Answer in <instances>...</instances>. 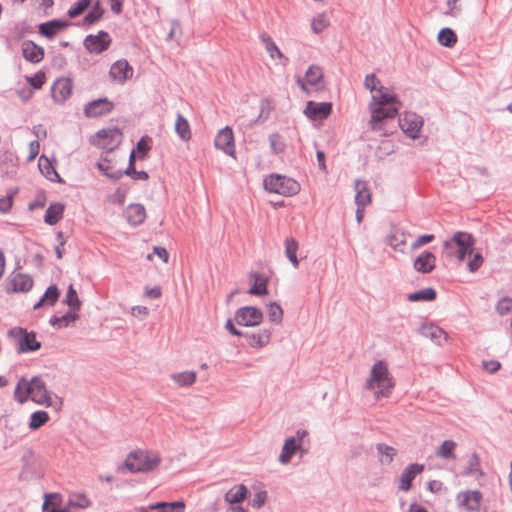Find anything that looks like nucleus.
<instances>
[{
	"label": "nucleus",
	"mask_w": 512,
	"mask_h": 512,
	"mask_svg": "<svg viewBox=\"0 0 512 512\" xmlns=\"http://www.w3.org/2000/svg\"><path fill=\"white\" fill-rule=\"evenodd\" d=\"M364 86L372 95L369 104L371 113L369 124L372 130L377 131L381 129L384 120L396 117L399 101L396 95L389 88L384 87L374 74L365 77Z\"/></svg>",
	"instance_id": "obj_1"
},
{
	"label": "nucleus",
	"mask_w": 512,
	"mask_h": 512,
	"mask_svg": "<svg viewBox=\"0 0 512 512\" xmlns=\"http://www.w3.org/2000/svg\"><path fill=\"white\" fill-rule=\"evenodd\" d=\"M14 396L19 403H25L30 399L36 404L46 407L53 405L44 382L38 377H34L30 381L21 379L16 385Z\"/></svg>",
	"instance_id": "obj_2"
},
{
	"label": "nucleus",
	"mask_w": 512,
	"mask_h": 512,
	"mask_svg": "<svg viewBox=\"0 0 512 512\" xmlns=\"http://www.w3.org/2000/svg\"><path fill=\"white\" fill-rule=\"evenodd\" d=\"M395 386V381L384 361H377L371 368L366 388L372 390L376 399L388 397Z\"/></svg>",
	"instance_id": "obj_3"
},
{
	"label": "nucleus",
	"mask_w": 512,
	"mask_h": 512,
	"mask_svg": "<svg viewBox=\"0 0 512 512\" xmlns=\"http://www.w3.org/2000/svg\"><path fill=\"white\" fill-rule=\"evenodd\" d=\"M161 458L158 453L148 450H136L125 459V467L132 473L151 471L159 466Z\"/></svg>",
	"instance_id": "obj_4"
},
{
	"label": "nucleus",
	"mask_w": 512,
	"mask_h": 512,
	"mask_svg": "<svg viewBox=\"0 0 512 512\" xmlns=\"http://www.w3.org/2000/svg\"><path fill=\"white\" fill-rule=\"evenodd\" d=\"M264 187L269 192L285 196H293L300 191V184L297 181L278 174L266 177Z\"/></svg>",
	"instance_id": "obj_5"
},
{
	"label": "nucleus",
	"mask_w": 512,
	"mask_h": 512,
	"mask_svg": "<svg viewBox=\"0 0 512 512\" xmlns=\"http://www.w3.org/2000/svg\"><path fill=\"white\" fill-rule=\"evenodd\" d=\"M8 336L14 341L20 353L36 351L41 347L34 332H27L21 327H14L8 331Z\"/></svg>",
	"instance_id": "obj_6"
},
{
	"label": "nucleus",
	"mask_w": 512,
	"mask_h": 512,
	"mask_svg": "<svg viewBox=\"0 0 512 512\" xmlns=\"http://www.w3.org/2000/svg\"><path fill=\"white\" fill-rule=\"evenodd\" d=\"M323 72L319 66L312 65L308 68L305 74V79L297 77L296 82L298 86L307 94L311 91H319L323 88Z\"/></svg>",
	"instance_id": "obj_7"
},
{
	"label": "nucleus",
	"mask_w": 512,
	"mask_h": 512,
	"mask_svg": "<svg viewBox=\"0 0 512 512\" xmlns=\"http://www.w3.org/2000/svg\"><path fill=\"white\" fill-rule=\"evenodd\" d=\"M475 240L470 233L459 231L456 232L451 240L444 242L445 248H450L452 244L457 246V258L459 261H463L467 254H471L473 251Z\"/></svg>",
	"instance_id": "obj_8"
},
{
	"label": "nucleus",
	"mask_w": 512,
	"mask_h": 512,
	"mask_svg": "<svg viewBox=\"0 0 512 512\" xmlns=\"http://www.w3.org/2000/svg\"><path fill=\"white\" fill-rule=\"evenodd\" d=\"M122 140V132L118 128H107L98 131L93 137V143L98 147L111 151L116 148Z\"/></svg>",
	"instance_id": "obj_9"
},
{
	"label": "nucleus",
	"mask_w": 512,
	"mask_h": 512,
	"mask_svg": "<svg viewBox=\"0 0 512 512\" xmlns=\"http://www.w3.org/2000/svg\"><path fill=\"white\" fill-rule=\"evenodd\" d=\"M263 312L254 306H244L239 308L234 315V320L238 325L244 327H255L262 323Z\"/></svg>",
	"instance_id": "obj_10"
},
{
	"label": "nucleus",
	"mask_w": 512,
	"mask_h": 512,
	"mask_svg": "<svg viewBox=\"0 0 512 512\" xmlns=\"http://www.w3.org/2000/svg\"><path fill=\"white\" fill-rule=\"evenodd\" d=\"M32 286V278L20 272H12L4 283V289L7 293H25L28 292Z\"/></svg>",
	"instance_id": "obj_11"
},
{
	"label": "nucleus",
	"mask_w": 512,
	"mask_h": 512,
	"mask_svg": "<svg viewBox=\"0 0 512 512\" xmlns=\"http://www.w3.org/2000/svg\"><path fill=\"white\" fill-rule=\"evenodd\" d=\"M111 41L107 32L99 31L96 35H88L84 40V46L90 53L99 54L108 49Z\"/></svg>",
	"instance_id": "obj_12"
},
{
	"label": "nucleus",
	"mask_w": 512,
	"mask_h": 512,
	"mask_svg": "<svg viewBox=\"0 0 512 512\" xmlns=\"http://www.w3.org/2000/svg\"><path fill=\"white\" fill-rule=\"evenodd\" d=\"M214 145L218 150L235 158L234 134L230 127H225L217 133Z\"/></svg>",
	"instance_id": "obj_13"
},
{
	"label": "nucleus",
	"mask_w": 512,
	"mask_h": 512,
	"mask_svg": "<svg viewBox=\"0 0 512 512\" xmlns=\"http://www.w3.org/2000/svg\"><path fill=\"white\" fill-rule=\"evenodd\" d=\"M134 70L125 59L114 62L109 70V77L112 81L124 84L128 79L132 78Z\"/></svg>",
	"instance_id": "obj_14"
},
{
	"label": "nucleus",
	"mask_w": 512,
	"mask_h": 512,
	"mask_svg": "<svg viewBox=\"0 0 512 512\" xmlns=\"http://www.w3.org/2000/svg\"><path fill=\"white\" fill-rule=\"evenodd\" d=\"M113 108V102L107 98H100L86 104L84 113L89 118H95L109 114Z\"/></svg>",
	"instance_id": "obj_15"
},
{
	"label": "nucleus",
	"mask_w": 512,
	"mask_h": 512,
	"mask_svg": "<svg viewBox=\"0 0 512 512\" xmlns=\"http://www.w3.org/2000/svg\"><path fill=\"white\" fill-rule=\"evenodd\" d=\"M73 83L69 78H59L52 86V98L55 102L62 104L72 94Z\"/></svg>",
	"instance_id": "obj_16"
},
{
	"label": "nucleus",
	"mask_w": 512,
	"mask_h": 512,
	"mask_svg": "<svg viewBox=\"0 0 512 512\" xmlns=\"http://www.w3.org/2000/svg\"><path fill=\"white\" fill-rule=\"evenodd\" d=\"M332 111V105L329 102L316 103L309 101L304 109V114L312 120H322L327 118Z\"/></svg>",
	"instance_id": "obj_17"
},
{
	"label": "nucleus",
	"mask_w": 512,
	"mask_h": 512,
	"mask_svg": "<svg viewBox=\"0 0 512 512\" xmlns=\"http://www.w3.org/2000/svg\"><path fill=\"white\" fill-rule=\"evenodd\" d=\"M424 470V466L422 464L413 463L407 466L399 479V490L408 492L412 487V482L418 476L421 474Z\"/></svg>",
	"instance_id": "obj_18"
},
{
	"label": "nucleus",
	"mask_w": 512,
	"mask_h": 512,
	"mask_svg": "<svg viewBox=\"0 0 512 512\" xmlns=\"http://www.w3.org/2000/svg\"><path fill=\"white\" fill-rule=\"evenodd\" d=\"M399 125L405 134L415 138L422 126V120L415 113L407 112L400 118Z\"/></svg>",
	"instance_id": "obj_19"
},
{
	"label": "nucleus",
	"mask_w": 512,
	"mask_h": 512,
	"mask_svg": "<svg viewBox=\"0 0 512 512\" xmlns=\"http://www.w3.org/2000/svg\"><path fill=\"white\" fill-rule=\"evenodd\" d=\"M457 501L467 511H478L482 501L479 491H464L458 494Z\"/></svg>",
	"instance_id": "obj_20"
},
{
	"label": "nucleus",
	"mask_w": 512,
	"mask_h": 512,
	"mask_svg": "<svg viewBox=\"0 0 512 512\" xmlns=\"http://www.w3.org/2000/svg\"><path fill=\"white\" fill-rule=\"evenodd\" d=\"M63 498L59 493H48L44 495L42 506L43 512H70L69 507L62 506Z\"/></svg>",
	"instance_id": "obj_21"
},
{
	"label": "nucleus",
	"mask_w": 512,
	"mask_h": 512,
	"mask_svg": "<svg viewBox=\"0 0 512 512\" xmlns=\"http://www.w3.org/2000/svg\"><path fill=\"white\" fill-rule=\"evenodd\" d=\"M21 50L23 57L31 63H39L44 57L43 48L32 41H24Z\"/></svg>",
	"instance_id": "obj_22"
},
{
	"label": "nucleus",
	"mask_w": 512,
	"mask_h": 512,
	"mask_svg": "<svg viewBox=\"0 0 512 512\" xmlns=\"http://www.w3.org/2000/svg\"><path fill=\"white\" fill-rule=\"evenodd\" d=\"M420 332L422 336L429 338L437 345H443L448 340L447 333L442 328L432 324L423 325Z\"/></svg>",
	"instance_id": "obj_23"
},
{
	"label": "nucleus",
	"mask_w": 512,
	"mask_h": 512,
	"mask_svg": "<svg viewBox=\"0 0 512 512\" xmlns=\"http://www.w3.org/2000/svg\"><path fill=\"white\" fill-rule=\"evenodd\" d=\"M436 266V257L431 252L421 253L414 261V268L421 273H430Z\"/></svg>",
	"instance_id": "obj_24"
},
{
	"label": "nucleus",
	"mask_w": 512,
	"mask_h": 512,
	"mask_svg": "<svg viewBox=\"0 0 512 512\" xmlns=\"http://www.w3.org/2000/svg\"><path fill=\"white\" fill-rule=\"evenodd\" d=\"M248 344L254 348H262L267 346L271 340V332L268 329H261L257 332L244 334Z\"/></svg>",
	"instance_id": "obj_25"
},
{
	"label": "nucleus",
	"mask_w": 512,
	"mask_h": 512,
	"mask_svg": "<svg viewBox=\"0 0 512 512\" xmlns=\"http://www.w3.org/2000/svg\"><path fill=\"white\" fill-rule=\"evenodd\" d=\"M126 218L134 226L142 224L146 219V210L141 204H131L126 209Z\"/></svg>",
	"instance_id": "obj_26"
},
{
	"label": "nucleus",
	"mask_w": 512,
	"mask_h": 512,
	"mask_svg": "<svg viewBox=\"0 0 512 512\" xmlns=\"http://www.w3.org/2000/svg\"><path fill=\"white\" fill-rule=\"evenodd\" d=\"M355 202L357 207H366L371 203V192L367 183L361 180L355 182Z\"/></svg>",
	"instance_id": "obj_27"
},
{
	"label": "nucleus",
	"mask_w": 512,
	"mask_h": 512,
	"mask_svg": "<svg viewBox=\"0 0 512 512\" xmlns=\"http://www.w3.org/2000/svg\"><path fill=\"white\" fill-rule=\"evenodd\" d=\"M67 27V23L59 20H52L42 23L39 26V33L47 38L54 37L57 33Z\"/></svg>",
	"instance_id": "obj_28"
},
{
	"label": "nucleus",
	"mask_w": 512,
	"mask_h": 512,
	"mask_svg": "<svg viewBox=\"0 0 512 512\" xmlns=\"http://www.w3.org/2000/svg\"><path fill=\"white\" fill-rule=\"evenodd\" d=\"M300 448V444L297 443L295 437L287 438L284 442L281 454L279 456V461L282 464H287L291 457L296 453V451Z\"/></svg>",
	"instance_id": "obj_29"
},
{
	"label": "nucleus",
	"mask_w": 512,
	"mask_h": 512,
	"mask_svg": "<svg viewBox=\"0 0 512 512\" xmlns=\"http://www.w3.org/2000/svg\"><path fill=\"white\" fill-rule=\"evenodd\" d=\"M247 496V488L243 484L233 486L226 494L225 501L229 504L241 503Z\"/></svg>",
	"instance_id": "obj_30"
},
{
	"label": "nucleus",
	"mask_w": 512,
	"mask_h": 512,
	"mask_svg": "<svg viewBox=\"0 0 512 512\" xmlns=\"http://www.w3.org/2000/svg\"><path fill=\"white\" fill-rule=\"evenodd\" d=\"M254 283L249 289L248 293L255 296H264L268 294V278L262 274H255L253 276Z\"/></svg>",
	"instance_id": "obj_31"
},
{
	"label": "nucleus",
	"mask_w": 512,
	"mask_h": 512,
	"mask_svg": "<svg viewBox=\"0 0 512 512\" xmlns=\"http://www.w3.org/2000/svg\"><path fill=\"white\" fill-rule=\"evenodd\" d=\"M171 379L180 387H188L195 383L197 374L194 371H183L172 374Z\"/></svg>",
	"instance_id": "obj_32"
},
{
	"label": "nucleus",
	"mask_w": 512,
	"mask_h": 512,
	"mask_svg": "<svg viewBox=\"0 0 512 512\" xmlns=\"http://www.w3.org/2000/svg\"><path fill=\"white\" fill-rule=\"evenodd\" d=\"M262 41L271 59H279L282 60L283 63L288 62V58L283 55V53L280 51V49L270 36H263Z\"/></svg>",
	"instance_id": "obj_33"
},
{
	"label": "nucleus",
	"mask_w": 512,
	"mask_h": 512,
	"mask_svg": "<svg viewBox=\"0 0 512 512\" xmlns=\"http://www.w3.org/2000/svg\"><path fill=\"white\" fill-rule=\"evenodd\" d=\"M64 205L60 203L51 204L46 210L44 220L49 225L56 224L63 216Z\"/></svg>",
	"instance_id": "obj_34"
},
{
	"label": "nucleus",
	"mask_w": 512,
	"mask_h": 512,
	"mask_svg": "<svg viewBox=\"0 0 512 512\" xmlns=\"http://www.w3.org/2000/svg\"><path fill=\"white\" fill-rule=\"evenodd\" d=\"M407 233L399 229L394 230L388 237V244L397 251L403 252L406 245Z\"/></svg>",
	"instance_id": "obj_35"
},
{
	"label": "nucleus",
	"mask_w": 512,
	"mask_h": 512,
	"mask_svg": "<svg viewBox=\"0 0 512 512\" xmlns=\"http://www.w3.org/2000/svg\"><path fill=\"white\" fill-rule=\"evenodd\" d=\"M464 473L477 479L483 477L484 473L480 467V459L476 453L469 456L467 466Z\"/></svg>",
	"instance_id": "obj_36"
},
{
	"label": "nucleus",
	"mask_w": 512,
	"mask_h": 512,
	"mask_svg": "<svg viewBox=\"0 0 512 512\" xmlns=\"http://www.w3.org/2000/svg\"><path fill=\"white\" fill-rule=\"evenodd\" d=\"M91 505V501L85 494L82 493H74L71 494L67 501V507H69L70 512L74 508L85 509Z\"/></svg>",
	"instance_id": "obj_37"
},
{
	"label": "nucleus",
	"mask_w": 512,
	"mask_h": 512,
	"mask_svg": "<svg viewBox=\"0 0 512 512\" xmlns=\"http://www.w3.org/2000/svg\"><path fill=\"white\" fill-rule=\"evenodd\" d=\"M456 446L457 444L454 441L445 440L436 451V455L442 459L454 460L456 458Z\"/></svg>",
	"instance_id": "obj_38"
},
{
	"label": "nucleus",
	"mask_w": 512,
	"mask_h": 512,
	"mask_svg": "<svg viewBox=\"0 0 512 512\" xmlns=\"http://www.w3.org/2000/svg\"><path fill=\"white\" fill-rule=\"evenodd\" d=\"M185 505L182 501L177 502H158L149 506L150 510H158L159 512H183Z\"/></svg>",
	"instance_id": "obj_39"
},
{
	"label": "nucleus",
	"mask_w": 512,
	"mask_h": 512,
	"mask_svg": "<svg viewBox=\"0 0 512 512\" xmlns=\"http://www.w3.org/2000/svg\"><path fill=\"white\" fill-rule=\"evenodd\" d=\"M98 169L107 177L112 179H119L122 172L116 169L111 160L103 159L97 164Z\"/></svg>",
	"instance_id": "obj_40"
},
{
	"label": "nucleus",
	"mask_w": 512,
	"mask_h": 512,
	"mask_svg": "<svg viewBox=\"0 0 512 512\" xmlns=\"http://www.w3.org/2000/svg\"><path fill=\"white\" fill-rule=\"evenodd\" d=\"M377 451L379 453L380 462L386 465L390 464L397 454V450L394 447L383 443L377 445Z\"/></svg>",
	"instance_id": "obj_41"
},
{
	"label": "nucleus",
	"mask_w": 512,
	"mask_h": 512,
	"mask_svg": "<svg viewBox=\"0 0 512 512\" xmlns=\"http://www.w3.org/2000/svg\"><path fill=\"white\" fill-rule=\"evenodd\" d=\"M175 130L182 140L187 141L191 138L190 125L182 115H178L176 118Z\"/></svg>",
	"instance_id": "obj_42"
},
{
	"label": "nucleus",
	"mask_w": 512,
	"mask_h": 512,
	"mask_svg": "<svg viewBox=\"0 0 512 512\" xmlns=\"http://www.w3.org/2000/svg\"><path fill=\"white\" fill-rule=\"evenodd\" d=\"M298 242L294 238L286 239L285 253L292 265L297 268L299 261L297 259Z\"/></svg>",
	"instance_id": "obj_43"
},
{
	"label": "nucleus",
	"mask_w": 512,
	"mask_h": 512,
	"mask_svg": "<svg viewBox=\"0 0 512 512\" xmlns=\"http://www.w3.org/2000/svg\"><path fill=\"white\" fill-rule=\"evenodd\" d=\"M330 25L329 17L326 13H319L313 17L311 21V28L314 33L319 34L328 28Z\"/></svg>",
	"instance_id": "obj_44"
},
{
	"label": "nucleus",
	"mask_w": 512,
	"mask_h": 512,
	"mask_svg": "<svg viewBox=\"0 0 512 512\" xmlns=\"http://www.w3.org/2000/svg\"><path fill=\"white\" fill-rule=\"evenodd\" d=\"M50 417L46 411H36L32 413L29 422V428L31 430H37L45 425L49 421Z\"/></svg>",
	"instance_id": "obj_45"
},
{
	"label": "nucleus",
	"mask_w": 512,
	"mask_h": 512,
	"mask_svg": "<svg viewBox=\"0 0 512 512\" xmlns=\"http://www.w3.org/2000/svg\"><path fill=\"white\" fill-rule=\"evenodd\" d=\"M438 41L445 47H453L457 43V36L450 28H443L438 34Z\"/></svg>",
	"instance_id": "obj_46"
},
{
	"label": "nucleus",
	"mask_w": 512,
	"mask_h": 512,
	"mask_svg": "<svg viewBox=\"0 0 512 512\" xmlns=\"http://www.w3.org/2000/svg\"><path fill=\"white\" fill-rule=\"evenodd\" d=\"M59 297V291L56 286H50L43 297L37 302L34 306L35 309L39 308L40 306L47 304L49 306H52L55 304Z\"/></svg>",
	"instance_id": "obj_47"
},
{
	"label": "nucleus",
	"mask_w": 512,
	"mask_h": 512,
	"mask_svg": "<svg viewBox=\"0 0 512 512\" xmlns=\"http://www.w3.org/2000/svg\"><path fill=\"white\" fill-rule=\"evenodd\" d=\"M436 298V292L433 288H426L424 290L412 293L408 295V300L412 302L416 301H432Z\"/></svg>",
	"instance_id": "obj_48"
},
{
	"label": "nucleus",
	"mask_w": 512,
	"mask_h": 512,
	"mask_svg": "<svg viewBox=\"0 0 512 512\" xmlns=\"http://www.w3.org/2000/svg\"><path fill=\"white\" fill-rule=\"evenodd\" d=\"M269 320L273 323L280 324L283 320V310L278 303L272 302L267 306Z\"/></svg>",
	"instance_id": "obj_49"
},
{
	"label": "nucleus",
	"mask_w": 512,
	"mask_h": 512,
	"mask_svg": "<svg viewBox=\"0 0 512 512\" xmlns=\"http://www.w3.org/2000/svg\"><path fill=\"white\" fill-rule=\"evenodd\" d=\"M39 168L41 170V172L45 175V177H47L49 180H55L56 178H58V174L56 173V171L54 170V168L51 166L49 160L45 157H40L39 159Z\"/></svg>",
	"instance_id": "obj_50"
},
{
	"label": "nucleus",
	"mask_w": 512,
	"mask_h": 512,
	"mask_svg": "<svg viewBox=\"0 0 512 512\" xmlns=\"http://www.w3.org/2000/svg\"><path fill=\"white\" fill-rule=\"evenodd\" d=\"M92 0H78L69 10L68 16L75 18L81 15L90 5Z\"/></svg>",
	"instance_id": "obj_51"
},
{
	"label": "nucleus",
	"mask_w": 512,
	"mask_h": 512,
	"mask_svg": "<svg viewBox=\"0 0 512 512\" xmlns=\"http://www.w3.org/2000/svg\"><path fill=\"white\" fill-rule=\"evenodd\" d=\"M274 108H275V103L272 99H270V98L262 99L260 101L259 118H262L264 120L268 119V117L270 116V114L274 110Z\"/></svg>",
	"instance_id": "obj_52"
},
{
	"label": "nucleus",
	"mask_w": 512,
	"mask_h": 512,
	"mask_svg": "<svg viewBox=\"0 0 512 512\" xmlns=\"http://www.w3.org/2000/svg\"><path fill=\"white\" fill-rule=\"evenodd\" d=\"M495 309L497 313L501 316H505L512 313V298H502L497 302Z\"/></svg>",
	"instance_id": "obj_53"
},
{
	"label": "nucleus",
	"mask_w": 512,
	"mask_h": 512,
	"mask_svg": "<svg viewBox=\"0 0 512 512\" xmlns=\"http://www.w3.org/2000/svg\"><path fill=\"white\" fill-rule=\"evenodd\" d=\"M103 13H104V11L100 5V2L97 1L94 4L92 10L85 16L84 20L86 23L92 24V23L100 20L103 16Z\"/></svg>",
	"instance_id": "obj_54"
},
{
	"label": "nucleus",
	"mask_w": 512,
	"mask_h": 512,
	"mask_svg": "<svg viewBox=\"0 0 512 512\" xmlns=\"http://www.w3.org/2000/svg\"><path fill=\"white\" fill-rule=\"evenodd\" d=\"M16 190H9L7 192V195L0 198V212L1 213H8L13 205V199L16 195Z\"/></svg>",
	"instance_id": "obj_55"
},
{
	"label": "nucleus",
	"mask_w": 512,
	"mask_h": 512,
	"mask_svg": "<svg viewBox=\"0 0 512 512\" xmlns=\"http://www.w3.org/2000/svg\"><path fill=\"white\" fill-rule=\"evenodd\" d=\"M66 303L69 307L72 309L78 310L80 308L81 302L78 298L76 290L73 288V285L71 284L68 287L67 295H66Z\"/></svg>",
	"instance_id": "obj_56"
},
{
	"label": "nucleus",
	"mask_w": 512,
	"mask_h": 512,
	"mask_svg": "<svg viewBox=\"0 0 512 512\" xmlns=\"http://www.w3.org/2000/svg\"><path fill=\"white\" fill-rule=\"evenodd\" d=\"M270 146L273 152L281 153L285 149V142L280 134H273L270 137Z\"/></svg>",
	"instance_id": "obj_57"
},
{
	"label": "nucleus",
	"mask_w": 512,
	"mask_h": 512,
	"mask_svg": "<svg viewBox=\"0 0 512 512\" xmlns=\"http://www.w3.org/2000/svg\"><path fill=\"white\" fill-rule=\"evenodd\" d=\"M27 82L35 89H40L45 83L46 77L44 72H37L31 77H26Z\"/></svg>",
	"instance_id": "obj_58"
},
{
	"label": "nucleus",
	"mask_w": 512,
	"mask_h": 512,
	"mask_svg": "<svg viewBox=\"0 0 512 512\" xmlns=\"http://www.w3.org/2000/svg\"><path fill=\"white\" fill-rule=\"evenodd\" d=\"M134 162H135V151L133 150L131 152L130 158H129V167L127 168L125 173L127 175H138L137 178H140V179H147L148 178V174L146 172H144V171L137 172L135 170Z\"/></svg>",
	"instance_id": "obj_59"
},
{
	"label": "nucleus",
	"mask_w": 512,
	"mask_h": 512,
	"mask_svg": "<svg viewBox=\"0 0 512 512\" xmlns=\"http://www.w3.org/2000/svg\"><path fill=\"white\" fill-rule=\"evenodd\" d=\"M483 264V257L481 254L476 253L473 255L472 259L468 262V269L471 272L477 271Z\"/></svg>",
	"instance_id": "obj_60"
},
{
	"label": "nucleus",
	"mask_w": 512,
	"mask_h": 512,
	"mask_svg": "<svg viewBox=\"0 0 512 512\" xmlns=\"http://www.w3.org/2000/svg\"><path fill=\"white\" fill-rule=\"evenodd\" d=\"M181 34H182V29H181V26L179 25V23L172 22L170 31L167 36L168 40H177L180 38Z\"/></svg>",
	"instance_id": "obj_61"
},
{
	"label": "nucleus",
	"mask_w": 512,
	"mask_h": 512,
	"mask_svg": "<svg viewBox=\"0 0 512 512\" xmlns=\"http://www.w3.org/2000/svg\"><path fill=\"white\" fill-rule=\"evenodd\" d=\"M433 240H434V235H432V234L422 235L419 238H417V240L415 242L412 243L411 247H412V249H418L421 246L432 242Z\"/></svg>",
	"instance_id": "obj_62"
},
{
	"label": "nucleus",
	"mask_w": 512,
	"mask_h": 512,
	"mask_svg": "<svg viewBox=\"0 0 512 512\" xmlns=\"http://www.w3.org/2000/svg\"><path fill=\"white\" fill-rule=\"evenodd\" d=\"M149 140L146 138H141L137 143V152L141 158L145 157L147 152L150 150Z\"/></svg>",
	"instance_id": "obj_63"
},
{
	"label": "nucleus",
	"mask_w": 512,
	"mask_h": 512,
	"mask_svg": "<svg viewBox=\"0 0 512 512\" xmlns=\"http://www.w3.org/2000/svg\"><path fill=\"white\" fill-rule=\"evenodd\" d=\"M482 367L489 373H495L500 369L501 364H500V362H498L496 360H489V361H483Z\"/></svg>",
	"instance_id": "obj_64"
}]
</instances>
